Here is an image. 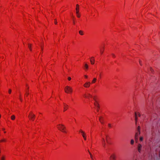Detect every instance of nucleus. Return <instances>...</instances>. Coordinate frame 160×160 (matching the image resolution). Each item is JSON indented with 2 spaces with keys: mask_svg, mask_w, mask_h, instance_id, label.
<instances>
[{
  "mask_svg": "<svg viewBox=\"0 0 160 160\" xmlns=\"http://www.w3.org/2000/svg\"><path fill=\"white\" fill-rule=\"evenodd\" d=\"M29 94V92H28V91H27V92L26 93L27 96H28Z\"/></svg>",
  "mask_w": 160,
  "mask_h": 160,
  "instance_id": "38",
  "label": "nucleus"
},
{
  "mask_svg": "<svg viewBox=\"0 0 160 160\" xmlns=\"http://www.w3.org/2000/svg\"><path fill=\"white\" fill-rule=\"evenodd\" d=\"M85 68L86 69H88V66L87 64H85Z\"/></svg>",
  "mask_w": 160,
  "mask_h": 160,
  "instance_id": "22",
  "label": "nucleus"
},
{
  "mask_svg": "<svg viewBox=\"0 0 160 160\" xmlns=\"http://www.w3.org/2000/svg\"><path fill=\"white\" fill-rule=\"evenodd\" d=\"M134 143V141L133 139H132L130 143L132 145Z\"/></svg>",
  "mask_w": 160,
  "mask_h": 160,
  "instance_id": "21",
  "label": "nucleus"
},
{
  "mask_svg": "<svg viewBox=\"0 0 160 160\" xmlns=\"http://www.w3.org/2000/svg\"><path fill=\"white\" fill-rule=\"evenodd\" d=\"M31 45H32L31 44H28V48L31 51H32Z\"/></svg>",
  "mask_w": 160,
  "mask_h": 160,
  "instance_id": "19",
  "label": "nucleus"
},
{
  "mask_svg": "<svg viewBox=\"0 0 160 160\" xmlns=\"http://www.w3.org/2000/svg\"><path fill=\"white\" fill-rule=\"evenodd\" d=\"M79 33L81 35H82L83 34V32L82 31H79Z\"/></svg>",
  "mask_w": 160,
  "mask_h": 160,
  "instance_id": "17",
  "label": "nucleus"
},
{
  "mask_svg": "<svg viewBox=\"0 0 160 160\" xmlns=\"http://www.w3.org/2000/svg\"><path fill=\"white\" fill-rule=\"evenodd\" d=\"M64 109L65 110H66L67 109H69L67 105L65 106L64 107Z\"/></svg>",
  "mask_w": 160,
  "mask_h": 160,
  "instance_id": "20",
  "label": "nucleus"
},
{
  "mask_svg": "<svg viewBox=\"0 0 160 160\" xmlns=\"http://www.w3.org/2000/svg\"><path fill=\"white\" fill-rule=\"evenodd\" d=\"M102 144L103 147L105 148L106 146V143L105 140L104 138H102Z\"/></svg>",
  "mask_w": 160,
  "mask_h": 160,
  "instance_id": "8",
  "label": "nucleus"
},
{
  "mask_svg": "<svg viewBox=\"0 0 160 160\" xmlns=\"http://www.w3.org/2000/svg\"><path fill=\"white\" fill-rule=\"evenodd\" d=\"M4 133H6V132H4Z\"/></svg>",
  "mask_w": 160,
  "mask_h": 160,
  "instance_id": "48",
  "label": "nucleus"
},
{
  "mask_svg": "<svg viewBox=\"0 0 160 160\" xmlns=\"http://www.w3.org/2000/svg\"><path fill=\"white\" fill-rule=\"evenodd\" d=\"M73 24H75L74 21H73Z\"/></svg>",
  "mask_w": 160,
  "mask_h": 160,
  "instance_id": "44",
  "label": "nucleus"
},
{
  "mask_svg": "<svg viewBox=\"0 0 160 160\" xmlns=\"http://www.w3.org/2000/svg\"><path fill=\"white\" fill-rule=\"evenodd\" d=\"M82 136L83 138H84V140H86V133L85 132L82 134Z\"/></svg>",
  "mask_w": 160,
  "mask_h": 160,
  "instance_id": "11",
  "label": "nucleus"
},
{
  "mask_svg": "<svg viewBox=\"0 0 160 160\" xmlns=\"http://www.w3.org/2000/svg\"><path fill=\"white\" fill-rule=\"evenodd\" d=\"M139 63H140V64L141 65H142V64H141V61H139Z\"/></svg>",
  "mask_w": 160,
  "mask_h": 160,
  "instance_id": "43",
  "label": "nucleus"
},
{
  "mask_svg": "<svg viewBox=\"0 0 160 160\" xmlns=\"http://www.w3.org/2000/svg\"><path fill=\"white\" fill-rule=\"evenodd\" d=\"M20 100L21 101H22V98H20Z\"/></svg>",
  "mask_w": 160,
  "mask_h": 160,
  "instance_id": "41",
  "label": "nucleus"
},
{
  "mask_svg": "<svg viewBox=\"0 0 160 160\" xmlns=\"http://www.w3.org/2000/svg\"><path fill=\"white\" fill-rule=\"evenodd\" d=\"M153 102H148L147 103V104L148 106H150V105H153Z\"/></svg>",
  "mask_w": 160,
  "mask_h": 160,
  "instance_id": "14",
  "label": "nucleus"
},
{
  "mask_svg": "<svg viewBox=\"0 0 160 160\" xmlns=\"http://www.w3.org/2000/svg\"><path fill=\"white\" fill-rule=\"evenodd\" d=\"M140 127L139 126H138V132H139V134H140Z\"/></svg>",
  "mask_w": 160,
  "mask_h": 160,
  "instance_id": "26",
  "label": "nucleus"
},
{
  "mask_svg": "<svg viewBox=\"0 0 160 160\" xmlns=\"http://www.w3.org/2000/svg\"><path fill=\"white\" fill-rule=\"evenodd\" d=\"M135 120L136 121V123L137 122V112H135Z\"/></svg>",
  "mask_w": 160,
  "mask_h": 160,
  "instance_id": "13",
  "label": "nucleus"
},
{
  "mask_svg": "<svg viewBox=\"0 0 160 160\" xmlns=\"http://www.w3.org/2000/svg\"><path fill=\"white\" fill-rule=\"evenodd\" d=\"M108 135H106V140L107 142L108 143Z\"/></svg>",
  "mask_w": 160,
  "mask_h": 160,
  "instance_id": "30",
  "label": "nucleus"
},
{
  "mask_svg": "<svg viewBox=\"0 0 160 160\" xmlns=\"http://www.w3.org/2000/svg\"><path fill=\"white\" fill-rule=\"evenodd\" d=\"M84 97L87 98H89V97L92 98V95L89 93H87L86 94H85L84 95Z\"/></svg>",
  "mask_w": 160,
  "mask_h": 160,
  "instance_id": "6",
  "label": "nucleus"
},
{
  "mask_svg": "<svg viewBox=\"0 0 160 160\" xmlns=\"http://www.w3.org/2000/svg\"><path fill=\"white\" fill-rule=\"evenodd\" d=\"M90 82H87L84 84L83 86L85 88H88L90 86Z\"/></svg>",
  "mask_w": 160,
  "mask_h": 160,
  "instance_id": "5",
  "label": "nucleus"
},
{
  "mask_svg": "<svg viewBox=\"0 0 160 160\" xmlns=\"http://www.w3.org/2000/svg\"><path fill=\"white\" fill-rule=\"evenodd\" d=\"M108 126L109 127H111V125L110 124H108Z\"/></svg>",
  "mask_w": 160,
  "mask_h": 160,
  "instance_id": "39",
  "label": "nucleus"
},
{
  "mask_svg": "<svg viewBox=\"0 0 160 160\" xmlns=\"http://www.w3.org/2000/svg\"><path fill=\"white\" fill-rule=\"evenodd\" d=\"M143 138H142V137H140V140L141 141H142V140H143Z\"/></svg>",
  "mask_w": 160,
  "mask_h": 160,
  "instance_id": "33",
  "label": "nucleus"
},
{
  "mask_svg": "<svg viewBox=\"0 0 160 160\" xmlns=\"http://www.w3.org/2000/svg\"><path fill=\"white\" fill-rule=\"evenodd\" d=\"M35 116V115L32 113H30L29 117L30 119H32Z\"/></svg>",
  "mask_w": 160,
  "mask_h": 160,
  "instance_id": "9",
  "label": "nucleus"
},
{
  "mask_svg": "<svg viewBox=\"0 0 160 160\" xmlns=\"http://www.w3.org/2000/svg\"><path fill=\"white\" fill-rule=\"evenodd\" d=\"M77 14V16L78 17V18H79L80 17V15L78 14H78Z\"/></svg>",
  "mask_w": 160,
  "mask_h": 160,
  "instance_id": "36",
  "label": "nucleus"
},
{
  "mask_svg": "<svg viewBox=\"0 0 160 160\" xmlns=\"http://www.w3.org/2000/svg\"><path fill=\"white\" fill-rule=\"evenodd\" d=\"M84 76H85V78H88V76L86 75H85Z\"/></svg>",
  "mask_w": 160,
  "mask_h": 160,
  "instance_id": "40",
  "label": "nucleus"
},
{
  "mask_svg": "<svg viewBox=\"0 0 160 160\" xmlns=\"http://www.w3.org/2000/svg\"><path fill=\"white\" fill-rule=\"evenodd\" d=\"M94 57H92L90 59V62L92 64H94Z\"/></svg>",
  "mask_w": 160,
  "mask_h": 160,
  "instance_id": "10",
  "label": "nucleus"
},
{
  "mask_svg": "<svg viewBox=\"0 0 160 160\" xmlns=\"http://www.w3.org/2000/svg\"><path fill=\"white\" fill-rule=\"evenodd\" d=\"M139 134V133L138 134V133H136L135 135V138L136 139H138V135Z\"/></svg>",
  "mask_w": 160,
  "mask_h": 160,
  "instance_id": "16",
  "label": "nucleus"
},
{
  "mask_svg": "<svg viewBox=\"0 0 160 160\" xmlns=\"http://www.w3.org/2000/svg\"><path fill=\"white\" fill-rule=\"evenodd\" d=\"M71 79V78L70 77H68V80L69 81H70Z\"/></svg>",
  "mask_w": 160,
  "mask_h": 160,
  "instance_id": "34",
  "label": "nucleus"
},
{
  "mask_svg": "<svg viewBox=\"0 0 160 160\" xmlns=\"http://www.w3.org/2000/svg\"><path fill=\"white\" fill-rule=\"evenodd\" d=\"M11 119L12 120H13L15 119V116L14 115H12V116H11Z\"/></svg>",
  "mask_w": 160,
  "mask_h": 160,
  "instance_id": "23",
  "label": "nucleus"
},
{
  "mask_svg": "<svg viewBox=\"0 0 160 160\" xmlns=\"http://www.w3.org/2000/svg\"><path fill=\"white\" fill-rule=\"evenodd\" d=\"M110 160H116V155L115 154H112L110 157Z\"/></svg>",
  "mask_w": 160,
  "mask_h": 160,
  "instance_id": "4",
  "label": "nucleus"
},
{
  "mask_svg": "<svg viewBox=\"0 0 160 160\" xmlns=\"http://www.w3.org/2000/svg\"><path fill=\"white\" fill-rule=\"evenodd\" d=\"M90 156H91V158L92 159V160H93V159L92 158V155L91 154V153H90V152H89V151L88 150V151Z\"/></svg>",
  "mask_w": 160,
  "mask_h": 160,
  "instance_id": "24",
  "label": "nucleus"
},
{
  "mask_svg": "<svg viewBox=\"0 0 160 160\" xmlns=\"http://www.w3.org/2000/svg\"><path fill=\"white\" fill-rule=\"evenodd\" d=\"M4 157H2L1 158V160H4Z\"/></svg>",
  "mask_w": 160,
  "mask_h": 160,
  "instance_id": "35",
  "label": "nucleus"
},
{
  "mask_svg": "<svg viewBox=\"0 0 160 160\" xmlns=\"http://www.w3.org/2000/svg\"><path fill=\"white\" fill-rule=\"evenodd\" d=\"M93 99L94 101V105L97 109H99L100 106L98 102L94 98H93Z\"/></svg>",
  "mask_w": 160,
  "mask_h": 160,
  "instance_id": "3",
  "label": "nucleus"
},
{
  "mask_svg": "<svg viewBox=\"0 0 160 160\" xmlns=\"http://www.w3.org/2000/svg\"><path fill=\"white\" fill-rule=\"evenodd\" d=\"M96 80H97V79L96 78H93V80H92V83H95L96 82Z\"/></svg>",
  "mask_w": 160,
  "mask_h": 160,
  "instance_id": "15",
  "label": "nucleus"
},
{
  "mask_svg": "<svg viewBox=\"0 0 160 160\" xmlns=\"http://www.w3.org/2000/svg\"><path fill=\"white\" fill-rule=\"evenodd\" d=\"M65 92L66 93H71L72 91V88L68 86H66L65 88Z\"/></svg>",
  "mask_w": 160,
  "mask_h": 160,
  "instance_id": "2",
  "label": "nucleus"
},
{
  "mask_svg": "<svg viewBox=\"0 0 160 160\" xmlns=\"http://www.w3.org/2000/svg\"><path fill=\"white\" fill-rule=\"evenodd\" d=\"M12 90L11 89H9L8 91V92L9 94H10L11 93Z\"/></svg>",
  "mask_w": 160,
  "mask_h": 160,
  "instance_id": "29",
  "label": "nucleus"
},
{
  "mask_svg": "<svg viewBox=\"0 0 160 160\" xmlns=\"http://www.w3.org/2000/svg\"><path fill=\"white\" fill-rule=\"evenodd\" d=\"M142 147V145L140 144H139L138 145V151L139 152H141Z\"/></svg>",
  "mask_w": 160,
  "mask_h": 160,
  "instance_id": "7",
  "label": "nucleus"
},
{
  "mask_svg": "<svg viewBox=\"0 0 160 160\" xmlns=\"http://www.w3.org/2000/svg\"><path fill=\"white\" fill-rule=\"evenodd\" d=\"M111 55H112V57L113 58H115L116 57L115 55L113 53H111Z\"/></svg>",
  "mask_w": 160,
  "mask_h": 160,
  "instance_id": "25",
  "label": "nucleus"
},
{
  "mask_svg": "<svg viewBox=\"0 0 160 160\" xmlns=\"http://www.w3.org/2000/svg\"><path fill=\"white\" fill-rule=\"evenodd\" d=\"M20 96V97H21V94H20V96Z\"/></svg>",
  "mask_w": 160,
  "mask_h": 160,
  "instance_id": "47",
  "label": "nucleus"
},
{
  "mask_svg": "<svg viewBox=\"0 0 160 160\" xmlns=\"http://www.w3.org/2000/svg\"><path fill=\"white\" fill-rule=\"evenodd\" d=\"M28 88H29V87H28Z\"/></svg>",
  "mask_w": 160,
  "mask_h": 160,
  "instance_id": "49",
  "label": "nucleus"
},
{
  "mask_svg": "<svg viewBox=\"0 0 160 160\" xmlns=\"http://www.w3.org/2000/svg\"><path fill=\"white\" fill-rule=\"evenodd\" d=\"M58 129L62 132L66 133V132L65 130V127L62 124H59L58 125Z\"/></svg>",
  "mask_w": 160,
  "mask_h": 160,
  "instance_id": "1",
  "label": "nucleus"
},
{
  "mask_svg": "<svg viewBox=\"0 0 160 160\" xmlns=\"http://www.w3.org/2000/svg\"><path fill=\"white\" fill-rule=\"evenodd\" d=\"M137 116H138L139 117H140V114L139 112H137Z\"/></svg>",
  "mask_w": 160,
  "mask_h": 160,
  "instance_id": "32",
  "label": "nucleus"
},
{
  "mask_svg": "<svg viewBox=\"0 0 160 160\" xmlns=\"http://www.w3.org/2000/svg\"><path fill=\"white\" fill-rule=\"evenodd\" d=\"M102 119H103V118H102V117H99V120L100 121V122H101V123H103V122H102V121H101V120H102Z\"/></svg>",
  "mask_w": 160,
  "mask_h": 160,
  "instance_id": "18",
  "label": "nucleus"
},
{
  "mask_svg": "<svg viewBox=\"0 0 160 160\" xmlns=\"http://www.w3.org/2000/svg\"><path fill=\"white\" fill-rule=\"evenodd\" d=\"M78 7H79V5L78 4H77L76 5V13L77 14H78L79 12Z\"/></svg>",
  "mask_w": 160,
  "mask_h": 160,
  "instance_id": "12",
  "label": "nucleus"
},
{
  "mask_svg": "<svg viewBox=\"0 0 160 160\" xmlns=\"http://www.w3.org/2000/svg\"><path fill=\"white\" fill-rule=\"evenodd\" d=\"M101 121H102V122H103V123L102 124H103V119H102V120H101Z\"/></svg>",
  "mask_w": 160,
  "mask_h": 160,
  "instance_id": "42",
  "label": "nucleus"
},
{
  "mask_svg": "<svg viewBox=\"0 0 160 160\" xmlns=\"http://www.w3.org/2000/svg\"><path fill=\"white\" fill-rule=\"evenodd\" d=\"M103 51H104V48H103V49L102 50H101L100 52H101V54L103 53Z\"/></svg>",
  "mask_w": 160,
  "mask_h": 160,
  "instance_id": "31",
  "label": "nucleus"
},
{
  "mask_svg": "<svg viewBox=\"0 0 160 160\" xmlns=\"http://www.w3.org/2000/svg\"><path fill=\"white\" fill-rule=\"evenodd\" d=\"M57 20H56V19H55V24H57Z\"/></svg>",
  "mask_w": 160,
  "mask_h": 160,
  "instance_id": "37",
  "label": "nucleus"
},
{
  "mask_svg": "<svg viewBox=\"0 0 160 160\" xmlns=\"http://www.w3.org/2000/svg\"><path fill=\"white\" fill-rule=\"evenodd\" d=\"M2 130H5V129H4V128H3V129H2Z\"/></svg>",
  "mask_w": 160,
  "mask_h": 160,
  "instance_id": "45",
  "label": "nucleus"
},
{
  "mask_svg": "<svg viewBox=\"0 0 160 160\" xmlns=\"http://www.w3.org/2000/svg\"><path fill=\"white\" fill-rule=\"evenodd\" d=\"M41 48H42V46H41Z\"/></svg>",
  "mask_w": 160,
  "mask_h": 160,
  "instance_id": "46",
  "label": "nucleus"
},
{
  "mask_svg": "<svg viewBox=\"0 0 160 160\" xmlns=\"http://www.w3.org/2000/svg\"><path fill=\"white\" fill-rule=\"evenodd\" d=\"M79 132L81 133L82 134L84 133V132H83L82 130L81 129H80V130L79 131Z\"/></svg>",
  "mask_w": 160,
  "mask_h": 160,
  "instance_id": "27",
  "label": "nucleus"
},
{
  "mask_svg": "<svg viewBox=\"0 0 160 160\" xmlns=\"http://www.w3.org/2000/svg\"><path fill=\"white\" fill-rule=\"evenodd\" d=\"M6 141V140L5 139H2L0 141V142H5Z\"/></svg>",
  "mask_w": 160,
  "mask_h": 160,
  "instance_id": "28",
  "label": "nucleus"
}]
</instances>
